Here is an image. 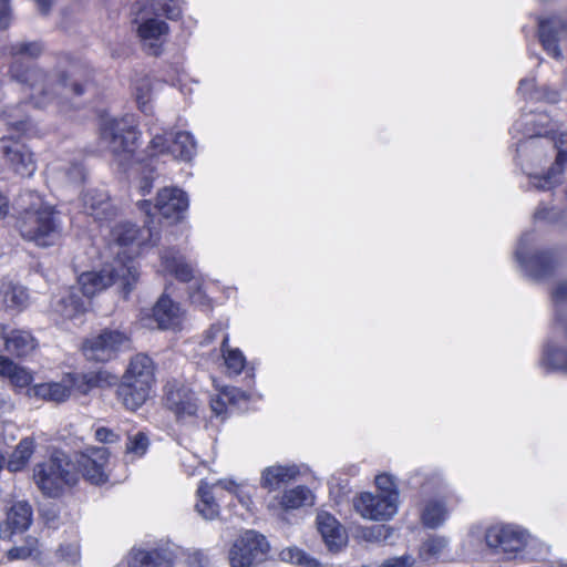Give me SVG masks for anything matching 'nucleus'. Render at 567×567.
<instances>
[{"label":"nucleus","instance_id":"6ab92c4d","mask_svg":"<svg viewBox=\"0 0 567 567\" xmlns=\"http://www.w3.org/2000/svg\"><path fill=\"white\" fill-rule=\"evenodd\" d=\"M32 523V508L27 501L13 502L7 512V518L0 525V538L10 539L16 533L27 530Z\"/></svg>","mask_w":567,"mask_h":567},{"label":"nucleus","instance_id":"c85d7f7f","mask_svg":"<svg viewBox=\"0 0 567 567\" xmlns=\"http://www.w3.org/2000/svg\"><path fill=\"white\" fill-rule=\"evenodd\" d=\"M38 347L37 339L28 330L12 329L7 332L3 350L11 355L27 357Z\"/></svg>","mask_w":567,"mask_h":567},{"label":"nucleus","instance_id":"f03ea898","mask_svg":"<svg viewBox=\"0 0 567 567\" xmlns=\"http://www.w3.org/2000/svg\"><path fill=\"white\" fill-rule=\"evenodd\" d=\"M154 383V361L145 353H137L128 362L117 388V396L126 409L135 411L146 402Z\"/></svg>","mask_w":567,"mask_h":567},{"label":"nucleus","instance_id":"de8ad7c7","mask_svg":"<svg viewBox=\"0 0 567 567\" xmlns=\"http://www.w3.org/2000/svg\"><path fill=\"white\" fill-rule=\"evenodd\" d=\"M375 485L381 493L380 496H398L399 489L395 477L388 473H382L375 476Z\"/></svg>","mask_w":567,"mask_h":567},{"label":"nucleus","instance_id":"8fccbe9b","mask_svg":"<svg viewBox=\"0 0 567 567\" xmlns=\"http://www.w3.org/2000/svg\"><path fill=\"white\" fill-rule=\"evenodd\" d=\"M56 557L66 565H75L80 560V549L76 544L61 545L56 550Z\"/></svg>","mask_w":567,"mask_h":567},{"label":"nucleus","instance_id":"4c0bfd02","mask_svg":"<svg viewBox=\"0 0 567 567\" xmlns=\"http://www.w3.org/2000/svg\"><path fill=\"white\" fill-rule=\"evenodd\" d=\"M244 483H236L231 480H217L209 482L203 480L197 488V496H214L223 493L238 494L241 492Z\"/></svg>","mask_w":567,"mask_h":567},{"label":"nucleus","instance_id":"f257e3e1","mask_svg":"<svg viewBox=\"0 0 567 567\" xmlns=\"http://www.w3.org/2000/svg\"><path fill=\"white\" fill-rule=\"evenodd\" d=\"M12 62L9 66L11 80L29 87L30 102L39 109L52 103L59 105H73V100L84 93V86L72 80L65 70L53 68L43 70L37 65H30L22 56L39 58L43 52V45L39 41H21L8 47Z\"/></svg>","mask_w":567,"mask_h":567},{"label":"nucleus","instance_id":"603ef678","mask_svg":"<svg viewBox=\"0 0 567 567\" xmlns=\"http://www.w3.org/2000/svg\"><path fill=\"white\" fill-rule=\"evenodd\" d=\"M40 516L43 518L44 523L50 527H54L55 523L59 518V511L54 503L43 502L40 503Z\"/></svg>","mask_w":567,"mask_h":567},{"label":"nucleus","instance_id":"c03bdc74","mask_svg":"<svg viewBox=\"0 0 567 567\" xmlns=\"http://www.w3.org/2000/svg\"><path fill=\"white\" fill-rule=\"evenodd\" d=\"M194 507L196 513L206 520L220 517V505L216 498H198Z\"/></svg>","mask_w":567,"mask_h":567},{"label":"nucleus","instance_id":"e2e57ef3","mask_svg":"<svg viewBox=\"0 0 567 567\" xmlns=\"http://www.w3.org/2000/svg\"><path fill=\"white\" fill-rule=\"evenodd\" d=\"M7 556L10 560L25 559L31 556V551L27 547L17 546L9 549Z\"/></svg>","mask_w":567,"mask_h":567},{"label":"nucleus","instance_id":"58836bf2","mask_svg":"<svg viewBox=\"0 0 567 567\" xmlns=\"http://www.w3.org/2000/svg\"><path fill=\"white\" fill-rule=\"evenodd\" d=\"M518 92L532 100H545L549 103H556L559 101L558 91L549 90L547 87L536 89L534 80L529 79H524L519 82Z\"/></svg>","mask_w":567,"mask_h":567},{"label":"nucleus","instance_id":"e433bc0d","mask_svg":"<svg viewBox=\"0 0 567 567\" xmlns=\"http://www.w3.org/2000/svg\"><path fill=\"white\" fill-rule=\"evenodd\" d=\"M34 452V441L25 437L19 442L14 451L10 454L7 462V468L10 472H19L23 470Z\"/></svg>","mask_w":567,"mask_h":567},{"label":"nucleus","instance_id":"6e6552de","mask_svg":"<svg viewBox=\"0 0 567 567\" xmlns=\"http://www.w3.org/2000/svg\"><path fill=\"white\" fill-rule=\"evenodd\" d=\"M153 237L151 228H137L134 224L125 221L114 226L111 230L112 249L116 255L114 260L126 265H135L133 259L140 255L141 248Z\"/></svg>","mask_w":567,"mask_h":567},{"label":"nucleus","instance_id":"2f4dec72","mask_svg":"<svg viewBox=\"0 0 567 567\" xmlns=\"http://www.w3.org/2000/svg\"><path fill=\"white\" fill-rule=\"evenodd\" d=\"M450 538L444 535H430L422 540L419 547V558L425 563H435L440 560L450 547Z\"/></svg>","mask_w":567,"mask_h":567},{"label":"nucleus","instance_id":"338daca9","mask_svg":"<svg viewBox=\"0 0 567 567\" xmlns=\"http://www.w3.org/2000/svg\"><path fill=\"white\" fill-rule=\"evenodd\" d=\"M23 547H27L31 551V556L39 553V540L35 537L28 536L24 540Z\"/></svg>","mask_w":567,"mask_h":567},{"label":"nucleus","instance_id":"423d86ee","mask_svg":"<svg viewBox=\"0 0 567 567\" xmlns=\"http://www.w3.org/2000/svg\"><path fill=\"white\" fill-rule=\"evenodd\" d=\"M33 478L42 493L49 496L53 493H63L65 488L75 486L80 480L73 464L63 452H54L48 461L37 464Z\"/></svg>","mask_w":567,"mask_h":567},{"label":"nucleus","instance_id":"774afa93","mask_svg":"<svg viewBox=\"0 0 567 567\" xmlns=\"http://www.w3.org/2000/svg\"><path fill=\"white\" fill-rule=\"evenodd\" d=\"M190 300L193 303H198L202 306L208 305L206 296L200 290L190 293Z\"/></svg>","mask_w":567,"mask_h":567},{"label":"nucleus","instance_id":"412c9836","mask_svg":"<svg viewBox=\"0 0 567 567\" xmlns=\"http://www.w3.org/2000/svg\"><path fill=\"white\" fill-rule=\"evenodd\" d=\"M155 208L163 217L177 220L188 208V197L177 187H164L157 194Z\"/></svg>","mask_w":567,"mask_h":567},{"label":"nucleus","instance_id":"cd10ccee","mask_svg":"<svg viewBox=\"0 0 567 567\" xmlns=\"http://www.w3.org/2000/svg\"><path fill=\"white\" fill-rule=\"evenodd\" d=\"M82 200L84 213L96 220L109 219L115 214L109 195L104 190L90 189L84 193Z\"/></svg>","mask_w":567,"mask_h":567},{"label":"nucleus","instance_id":"a211bd4d","mask_svg":"<svg viewBox=\"0 0 567 567\" xmlns=\"http://www.w3.org/2000/svg\"><path fill=\"white\" fill-rule=\"evenodd\" d=\"M217 334L221 336L220 355L224 359L228 374L238 375L245 368L246 358L239 349H233L228 346L229 337L224 331L221 324L212 326L205 336L204 342L208 344L217 337Z\"/></svg>","mask_w":567,"mask_h":567},{"label":"nucleus","instance_id":"6e6d98bb","mask_svg":"<svg viewBox=\"0 0 567 567\" xmlns=\"http://www.w3.org/2000/svg\"><path fill=\"white\" fill-rule=\"evenodd\" d=\"M415 558L412 555L405 554L400 557L385 559L382 564L383 567H412Z\"/></svg>","mask_w":567,"mask_h":567},{"label":"nucleus","instance_id":"3c124183","mask_svg":"<svg viewBox=\"0 0 567 567\" xmlns=\"http://www.w3.org/2000/svg\"><path fill=\"white\" fill-rule=\"evenodd\" d=\"M7 378L10 379V381L16 386H19V388H24V386L29 385L32 381L31 373L27 369L16 364V363H14V369H12L10 371V373H8Z\"/></svg>","mask_w":567,"mask_h":567},{"label":"nucleus","instance_id":"a19ab883","mask_svg":"<svg viewBox=\"0 0 567 567\" xmlns=\"http://www.w3.org/2000/svg\"><path fill=\"white\" fill-rule=\"evenodd\" d=\"M111 375L106 371H92L82 375L76 374L75 390L86 394L93 388L102 386L109 382Z\"/></svg>","mask_w":567,"mask_h":567},{"label":"nucleus","instance_id":"bf43d9fd","mask_svg":"<svg viewBox=\"0 0 567 567\" xmlns=\"http://www.w3.org/2000/svg\"><path fill=\"white\" fill-rule=\"evenodd\" d=\"M11 21V9L9 0H0V28L7 29Z\"/></svg>","mask_w":567,"mask_h":567},{"label":"nucleus","instance_id":"a18cd8bd","mask_svg":"<svg viewBox=\"0 0 567 567\" xmlns=\"http://www.w3.org/2000/svg\"><path fill=\"white\" fill-rule=\"evenodd\" d=\"M386 537V528L383 525L371 527H359L355 530L354 538L359 542L377 543Z\"/></svg>","mask_w":567,"mask_h":567},{"label":"nucleus","instance_id":"473e14b6","mask_svg":"<svg viewBox=\"0 0 567 567\" xmlns=\"http://www.w3.org/2000/svg\"><path fill=\"white\" fill-rule=\"evenodd\" d=\"M53 310L64 320H76L87 310V303L75 292L69 291L53 305Z\"/></svg>","mask_w":567,"mask_h":567},{"label":"nucleus","instance_id":"dca6fc26","mask_svg":"<svg viewBox=\"0 0 567 567\" xmlns=\"http://www.w3.org/2000/svg\"><path fill=\"white\" fill-rule=\"evenodd\" d=\"M532 234H524L515 251L517 261L533 276L542 278L548 275L554 267V258L550 252L544 251L527 258V247L532 240Z\"/></svg>","mask_w":567,"mask_h":567},{"label":"nucleus","instance_id":"9b49d317","mask_svg":"<svg viewBox=\"0 0 567 567\" xmlns=\"http://www.w3.org/2000/svg\"><path fill=\"white\" fill-rule=\"evenodd\" d=\"M110 451L106 447L86 446L75 455V463L83 477L93 485H102L109 481L106 465Z\"/></svg>","mask_w":567,"mask_h":567},{"label":"nucleus","instance_id":"aec40b11","mask_svg":"<svg viewBox=\"0 0 567 567\" xmlns=\"http://www.w3.org/2000/svg\"><path fill=\"white\" fill-rule=\"evenodd\" d=\"M0 120L3 121L9 132L8 136L1 138L2 143L23 136H32L37 133L35 125L21 112L20 105L3 109L0 112Z\"/></svg>","mask_w":567,"mask_h":567},{"label":"nucleus","instance_id":"f704fd0d","mask_svg":"<svg viewBox=\"0 0 567 567\" xmlns=\"http://www.w3.org/2000/svg\"><path fill=\"white\" fill-rule=\"evenodd\" d=\"M162 267L165 271L175 275L182 281H189L193 277V269L187 265L183 256L175 249L165 250L162 256Z\"/></svg>","mask_w":567,"mask_h":567},{"label":"nucleus","instance_id":"4be33fe9","mask_svg":"<svg viewBox=\"0 0 567 567\" xmlns=\"http://www.w3.org/2000/svg\"><path fill=\"white\" fill-rule=\"evenodd\" d=\"M352 506L363 518L383 520L398 511V498H352Z\"/></svg>","mask_w":567,"mask_h":567},{"label":"nucleus","instance_id":"ea45409f","mask_svg":"<svg viewBox=\"0 0 567 567\" xmlns=\"http://www.w3.org/2000/svg\"><path fill=\"white\" fill-rule=\"evenodd\" d=\"M150 447L148 436L138 431L133 434H128L126 443H125V455L131 461L140 458L144 456Z\"/></svg>","mask_w":567,"mask_h":567},{"label":"nucleus","instance_id":"052dcab7","mask_svg":"<svg viewBox=\"0 0 567 567\" xmlns=\"http://www.w3.org/2000/svg\"><path fill=\"white\" fill-rule=\"evenodd\" d=\"M306 498H281L278 503L280 512H288L290 509H296L302 506V501Z\"/></svg>","mask_w":567,"mask_h":567},{"label":"nucleus","instance_id":"4468645a","mask_svg":"<svg viewBox=\"0 0 567 567\" xmlns=\"http://www.w3.org/2000/svg\"><path fill=\"white\" fill-rule=\"evenodd\" d=\"M316 524L327 549L337 554L348 545V533L344 526L330 513L321 511L317 514Z\"/></svg>","mask_w":567,"mask_h":567},{"label":"nucleus","instance_id":"1a4fd4ad","mask_svg":"<svg viewBox=\"0 0 567 567\" xmlns=\"http://www.w3.org/2000/svg\"><path fill=\"white\" fill-rule=\"evenodd\" d=\"M270 549L266 537L256 530L243 532L229 550L231 567H251L266 559Z\"/></svg>","mask_w":567,"mask_h":567},{"label":"nucleus","instance_id":"864d4df0","mask_svg":"<svg viewBox=\"0 0 567 567\" xmlns=\"http://www.w3.org/2000/svg\"><path fill=\"white\" fill-rule=\"evenodd\" d=\"M154 169L148 164L143 166V176L140 179L138 183V190L141 195H147L151 193L153 188V181H154Z\"/></svg>","mask_w":567,"mask_h":567},{"label":"nucleus","instance_id":"7ed1b4c3","mask_svg":"<svg viewBox=\"0 0 567 567\" xmlns=\"http://www.w3.org/2000/svg\"><path fill=\"white\" fill-rule=\"evenodd\" d=\"M484 539L488 548L505 554H516L526 548L533 559H544L549 550L546 544L533 538L526 529L514 524L497 523L487 526Z\"/></svg>","mask_w":567,"mask_h":567},{"label":"nucleus","instance_id":"c756f323","mask_svg":"<svg viewBox=\"0 0 567 567\" xmlns=\"http://www.w3.org/2000/svg\"><path fill=\"white\" fill-rule=\"evenodd\" d=\"M300 475V471L296 465H272L262 471L261 486L272 492L295 481Z\"/></svg>","mask_w":567,"mask_h":567},{"label":"nucleus","instance_id":"ddd939ff","mask_svg":"<svg viewBox=\"0 0 567 567\" xmlns=\"http://www.w3.org/2000/svg\"><path fill=\"white\" fill-rule=\"evenodd\" d=\"M152 156L171 154L175 158L190 161L195 154L196 143L187 132H177L169 142L165 135L156 134L151 141Z\"/></svg>","mask_w":567,"mask_h":567},{"label":"nucleus","instance_id":"a878e982","mask_svg":"<svg viewBox=\"0 0 567 567\" xmlns=\"http://www.w3.org/2000/svg\"><path fill=\"white\" fill-rule=\"evenodd\" d=\"M76 374H66L59 382L39 383L33 386L34 395L52 402H64L75 390Z\"/></svg>","mask_w":567,"mask_h":567},{"label":"nucleus","instance_id":"b1692460","mask_svg":"<svg viewBox=\"0 0 567 567\" xmlns=\"http://www.w3.org/2000/svg\"><path fill=\"white\" fill-rule=\"evenodd\" d=\"M173 553L167 548L145 550L133 548L128 555V567H172Z\"/></svg>","mask_w":567,"mask_h":567},{"label":"nucleus","instance_id":"09e8293b","mask_svg":"<svg viewBox=\"0 0 567 567\" xmlns=\"http://www.w3.org/2000/svg\"><path fill=\"white\" fill-rule=\"evenodd\" d=\"M534 218L549 223H559L563 226H567V209L564 213H560L556 208L539 207L535 212Z\"/></svg>","mask_w":567,"mask_h":567},{"label":"nucleus","instance_id":"13d9d810","mask_svg":"<svg viewBox=\"0 0 567 567\" xmlns=\"http://www.w3.org/2000/svg\"><path fill=\"white\" fill-rule=\"evenodd\" d=\"M66 178L71 183H80L84 181L85 171L81 164H72L65 172Z\"/></svg>","mask_w":567,"mask_h":567},{"label":"nucleus","instance_id":"4d7b16f0","mask_svg":"<svg viewBox=\"0 0 567 567\" xmlns=\"http://www.w3.org/2000/svg\"><path fill=\"white\" fill-rule=\"evenodd\" d=\"M161 6L168 19L174 20L181 16L182 9L178 0H163Z\"/></svg>","mask_w":567,"mask_h":567},{"label":"nucleus","instance_id":"5701e85b","mask_svg":"<svg viewBox=\"0 0 567 567\" xmlns=\"http://www.w3.org/2000/svg\"><path fill=\"white\" fill-rule=\"evenodd\" d=\"M2 151L11 169L21 177H31L37 171L34 154L24 144L3 145Z\"/></svg>","mask_w":567,"mask_h":567},{"label":"nucleus","instance_id":"69168bd1","mask_svg":"<svg viewBox=\"0 0 567 567\" xmlns=\"http://www.w3.org/2000/svg\"><path fill=\"white\" fill-rule=\"evenodd\" d=\"M14 369V362L0 354V375L6 377Z\"/></svg>","mask_w":567,"mask_h":567},{"label":"nucleus","instance_id":"5fc2aeb1","mask_svg":"<svg viewBox=\"0 0 567 567\" xmlns=\"http://www.w3.org/2000/svg\"><path fill=\"white\" fill-rule=\"evenodd\" d=\"M96 441L101 443L112 444L120 441V435L111 429L101 426L95 430L94 434Z\"/></svg>","mask_w":567,"mask_h":567},{"label":"nucleus","instance_id":"0eeeda50","mask_svg":"<svg viewBox=\"0 0 567 567\" xmlns=\"http://www.w3.org/2000/svg\"><path fill=\"white\" fill-rule=\"evenodd\" d=\"M100 140L102 144L116 157H128L138 140L136 123L132 115L121 118L103 117L100 124Z\"/></svg>","mask_w":567,"mask_h":567},{"label":"nucleus","instance_id":"39448f33","mask_svg":"<svg viewBox=\"0 0 567 567\" xmlns=\"http://www.w3.org/2000/svg\"><path fill=\"white\" fill-rule=\"evenodd\" d=\"M20 235L39 247H50L59 243L62 236L61 224L49 206L24 209L18 219Z\"/></svg>","mask_w":567,"mask_h":567},{"label":"nucleus","instance_id":"f3484780","mask_svg":"<svg viewBox=\"0 0 567 567\" xmlns=\"http://www.w3.org/2000/svg\"><path fill=\"white\" fill-rule=\"evenodd\" d=\"M168 33V24L157 18H147L140 22L137 35L144 50L151 55H159L165 38Z\"/></svg>","mask_w":567,"mask_h":567},{"label":"nucleus","instance_id":"7c9ffc66","mask_svg":"<svg viewBox=\"0 0 567 567\" xmlns=\"http://www.w3.org/2000/svg\"><path fill=\"white\" fill-rule=\"evenodd\" d=\"M451 513L444 498H427L421 509V522L430 529L440 528Z\"/></svg>","mask_w":567,"mask_h":567},{"label":"nucleus","instance_id":"2eb2a0df","mask_svg":"<svg viewBox=\"0 0 567 567\" xmlns=\"http://www.w3.org/2000/svg\"><path fill=\"white\" fill-rule=\"evenodd\" d=\"M555 147L557 148L556 162L546 175L529 174V183L533 187L547 190L551 189L559 183V175L567 165V132H560L553 137Z\"/></svg>","mask_w":567,"mask_h":567},{"label":"nucleus","instance_id":"0e129e2a","mask_svg":"<svg viewBox=\"0 0 567 567\" xmlns=\"http://www.w3.org/2000/svg\"><path fill=\"white\" fill-rule=\"evenodd\" d=\"M553 299L556 305L567 302V281L561 282L553 292Z\"/></svg>","mask_w":567,"mask_h":567},{"label":"nucleus","instance_id":"72a5a7b5","mask_svg":"<svg viewBox=\"0 0 567 567\" xmlns=\"http://www.w3.org/2000/svg\"><path fill=\"white\" fill-rule=\"evenodd\" d=\"M548 116L545 114L526 115L523 118L515 122V124L513 125V130L515 132H522V134L527 138V141L525 142L526 144L536 136H545L548 133L553 132V128H545L548 125Z\"/></svg>","mask_w":567,"mask_h":567},{"label":"nucleus","instance_id":"393cba45","mask_svg":"<svg viewBox=\"0 0 567 567\" xmlns=\"http://www.w3.org/2000/svg\"><path fill=\"white\" fill-rule=\"evenodd\" d=\"M538 35L544 50L555 59L561 58V51L558 47L559 35L566 24L559 17L539 20Z\"/></svg>","mask_w":567,"mask_h":567},{"label":"nucleus","instance_id":"20e7f679","mask_svg":"<svg viewBox=\"0 0 567 567\" xmlns=\"http://www.w3.org/2000/svg\"><path fill=\"white\" fill-rule=\"evenodd\" d=\"M138 272L135 265L118 260L105 265L100 271H85L78 278L80 289L86 298L104 291L113 284H120L124 295H128L137 282Z\"/></svg>","mask_w":567,"mask_h":567},{"label":"nucleus","instance_id":"49530a36","mask_svg":"<svg viewBox=\"0 0 567 567\" xmlns=\"http://www.w3.org/2000/svg\"><path fill=\"white\" fill-rule=\"evenodd\" d=\"M240 398H245V393L241 392L239 389L225 388L220 396L212 401V409L217 415H219L226 411V400L228 402H235Z\"/></svg>","mask_w":567,"mask_h":567},{"label":"nucleus","instance_id":"79ce46f5","mask_svg":"<svg viewBox=\"0 0 567 567\" xmlns=\"http://www.w3.org/2000/svg\"><path fill=\"white\" fill-rule=\"evenodd\" d=\"M152 95V80L148 76H141L134 82V96L138 109L144 112H151L150 105Z\"/></svg>","mask_w":567,"mask_h":567},{"label":"nucleus","instance_id":"bb28decb","mask_svg":"<svg viewBox=\"0 0 567 567\" xmlns=\"http://www.w3.org/2000/svg\"><path fill=\"white\" fill-rule=\"evenodd\" d=\"M183 311L178 303L163 295L153 308V317L159 329H175L183 320Z\"/></svg>","mask_w":567,"mask_h":567},{"label":"nucleus","instance_id":"f8f14e48","mask_svg":"<svg viewBox=\"0 0 567 567\" xmlns=\"http://www.w3.org/2000/svg\"><path fill=\"white\" fill-rule=\"evenodd\" d=\"M164 404L178 421L196 416L199 408L195 393L177 381L167 382L164 386Z\"/></svg>","mask_w":567,"mask_h":567},{"label":"nucleus","instance_id":"680f3d73","mask_svg":"<svg viewBox=\"0 0 567 567\" xmlns=\"http://www.w3.org/2000/svg\"><path fill=\"white\" fill-rule=\"evenodd\" d=\"M187 563L188 567H208V560L200 551L189 554Z\"/></svg>","mask_w":567,"mask_h":567},{"label":"nucleus","instance_id":"c9c22d12","mask_svg":"<svg viewBox=\"0 0 567 567\" xmlns=\"http://www.w3.org/2000/svg\"><path fill=\"white\" fill-rule=\"evenodd\" d=\"M28 300L29 295L24 287L13 284L10 280H4L0 303L9 309H21L28 305Z\"/></svg>","mask_w":567,"mask_h":567},{"label":"nucleus","instance_id":"9d476101","mask_svg":"<svg viewBox=\"0 0 567 567\" xmlns=\"http://www.w3.org/2000/svg\"><path fill=\"white\" fill-rule=\"evenodd\" d=\"M130 347V338L118 330H103L97 336L86 339L82 344L84 357L90 361L107 362L116 353Z\"/></svg>","mask_w":567,"mask_h":567},{"label":"nucleus","instance_id":"37998d69","mask_svg":"<svg viewBox=\"0 0 567 567\" xmlns=\"http://www.w3.org/2000/svg\"><path fill=\"white\" fill-rule=\"evenodd\" d=\"M282 561L296 564L303 567H319L320 563L310 557L307 553L298 547H287L280 551Z\"/></svg>","mask_w":567,"mask_h":567}]
</instances>
